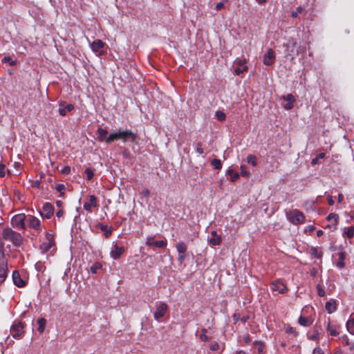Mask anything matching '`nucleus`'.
Returning a JSON list of instances; mask_svg holds the SVG:
<instances>
[{"mask_svg": "<svg viewBox=\"0 0 354 354\" xmlns=\"http://www.w3.org/2000/svg\"><path fill=\"white\" fill-rule=\"evenodd\" d=\"M284 100L288 102L293 103L295 102V97L292 94H288L287 95L283 97Z\"/></svg>", "mask_w": 354, "mask_h": 354, "instance_id": "de8ad7c7", "label": "nucleus"}, {"mask_svg": "<svg viewBox=\"0 0 354 354\" xmlns=\"http://www.w3.org/2000/svg\"><path fill=\"white\" fill-rule=\"evenodd\" d=\"M6 175V173H5V165H3V164H1L0 165V176L1 177H3L5 176Z\"/></svg>", "mask_w": 354, "mask_h": 354, "instance_id": "4d7b16f0", "label": "nucleus"}, {"mask_svg": "<svg viewBox=\"0 0 354 354\" xmlns=\"http://www.w3.org/2000/svg\"><path fill=\"white\" fill-rule=\"evenodd\" d=\"M226 173L227 175L230 176L232 182H235L239 177V174L237 172H234L233 169L231 168H229Z\"/></svg>", "mask_w": 354, "mask_h": 354, "instance_id": "bb28decb", "label": "nucleus"}, {"mask_svg": "<svg viewBox=\"0 0 354 354\" xmlns=\"http://www.w3.org/2000/svg\"><path fill=\"white\" fill-rule=\"evenodd\" d=\"M86 178L88 180H91L93 177L94 173L91 168L86 169L85 171Z\"/></svg>", "mask_w": 354, "mask_h": 354, "instance_id": "e433bc0d", "label": "nucleus"}, {"mask_svg": "<svg viewBox=\"0 0 354 354\" xmlns=\"http://www.w3.org/2000/svg\"><path fill=\"white\" fill-rule=\"evenodd\" d=\"M292 107H293V103H290V102H288V104H286L284 106V108L286 110H290V109H292Z\"/></svg>", "mask_w": 354, "mask_h": 354, "instance_id": "680f3d73", "label": "nucleus"}, {"mask_svg": "<svg viewBox=\"0 0 354 354\" xmlns=\"http://www.w3.org/2000/svg\"><path fill=\"white\" fill-rule=\"evenodd\" d=\"M24 324L21 322H15L10 328V333L14 338H19L24 333Z\"/></svg>", "mask_w": 354, "mask_h": 354, "instance_id": "423d86ee", "label": "nucleus"}, {"mask_svg": "<svg viewBox=\"0 0 354 354\" xmlns=\"http://www.w3.org/2000/svg\"><path fill=\"white\" fill-rule=\"evenodd\" d=\"M328 204H329L330 205H331V206H332V205H334V203H335V202H334V201H333V199L332 196H328Z\"/></svg>", "mask_w": 354, "mask_h": 354, "instance_id": "0e129e2a", "label": "nucleus"}, {"mask_svg": "<svg viewBox=\"0 0 354 354\" xmlns=\"http://www.w3.org/2000/svg\"><path fill=\"white\" fill-rule=\"evenodd\" d=\"M340 340L344 346H348L350 344V341L347 335H343L340 337Z\"/></svg>", "mask_w": 354, "mask_h": 354, "instance_id": "79ce46f5", "label": "nucleus"}, {"mask_svg": "<svg viewBox=\"0 0 354 354\" xmlns=\"http://www.w3.org/2000/svg\"><path fill=\"white\" fill-rule=\"evenodd\" d=\"M222 241V237L220 234H218L216 231L213 230L207 236L208 244L211 246H216L221 244Z\"/></svg>", "mask_w": 354, "mask_h": 354, "instance_id": "1a4fd4ad", "label": "nucleus"}, {"mask_svg": "<svg viewBox=\"0 0 354 354\" xmlns=\"http://www.w3.org/2000/svg\"><path fill=\"white\" fill-rule=\"evenodd\" d=\"M346 326L348 331L351 334L354 335V315H351L350 316V318L347 321Z\"/></svg>", "mask_w": 354, "mask_h": 354, "instance_id": "412c9836", "label": "nucleus"}, {"mask_svg": "<svg viewBox=\"0 0 354 354\" xmlns=\"http://www.w3.org/2000/svg\"><path fill=\"white\" fill-rule=\"evenodd\" d=\"M315 229V227L313 225H309V226H308V227H307L306 231H308L309 232H312L314 231Z\"/></svg>", "mask_w": 354, "mask_h": 354, "instance_id": "69168bd1", "label": "nucleus"}, {"mask_svg": "<svg viewBox=\"0 0 354 354\" xmlns=\"http://www.w3.org/2000/svg\"><path fill=\"white\" fill-rule=\"evenodd\" d=\"M124 252V249L122 246H119L118 244H115L113 249L111 251L110 255L113 259H118Z\"/></svg>", "mask_w": 354, "mask_h": 354, "instance_id": "ddd939ff", "label": "nucleus"}, {"mask_svg": "<svg viewBox=\"0 0 354 354\" xmlns=\"http://www.w3.org/2000/svg\"><path fill=\"white\" fill-rule=\"evenodd\" d=\"M156 310L153 313V317L156 321H159L160 319L165 315L168 307L166 304L158 301L156 303Z\"/></svg>", "mask_w": 354, "mask_h": 354, "instance_id": "39448f33", "label": "nucleus"}, {"mask_svg": "<svg viewBox=\"0 0 354 354\" xmlns=\"http://www.w3.org/2000/svg\"><path fill=\"white\" fill-rule=\"evenodd\" d=\"M348 238H352L354 236V227L351 226L345 228L344 232Z\"/></svg>", "mask_w": 354, "mask_h": 354, "instance_id": "72a5a7b5", "label": "nucleus"}, {"mask_svg": "<svg viewBox=\"0 0 354 354\" xmlns=\"http://www.w3.org/2000/svg\"><path fill=\"white\" fill-rule=\"evenodd\" d=\"M62 173H64V174H69V173H70V171H71V167H70L69 166H66V167H64V169H62Z\"/></svg>", "mask_w": 354, "mask_h": 354, "instance_id": "052dcab7", "label": "nucleus"}, {"mask_svg": "<svg viewBox=\"0 0 354 354\" xmlns=\"http://www.w3.org/2000/svg\"><path fill=\"white\" fill-rule=\"evenodd\" d=\"M312 354H325L324 351L319 346L315 347Z\"/></svg>", "mask_w": 354, "mask_h": 354, "instance_id": "3c124183", "label": "nucleus"}, {"mask_svg": "<svg viewBox=\"0 0 354 354\" xmlns=\"http://www.w3.org/2000/svg\"><path fill=\"white\" fill-rule=\"evenodd\" d=\"M105 44L100 39H97L90 44L91 50L98 56L102 55L104 54L103 48Z\"/></svg>", "mask_w": 354, "mask_h": 354, "instance_id": "6e6552de", "label": "nucleus"}, {"mask_svg": "<svg viewBox=\"0 0 354 354\" xmlns=\"http://www.w3.org/2000/svg\"><path fill=\"white\" fill-rule=\"evenodd\" d=\"M187 249V245L184 242H180L176 245V250L178 253L185 254Z\"/></svg>", "mask_w": 354, "mask_h": 354, "instance_id": "393cba45", "label": "nucleus"}, {"mask_svg": "<svg viewBox=\"0 0 354 354\" xmlns=\"http://www.w3.org/2000/svg\"><path fill=\"white\" fill-rule=\"evenodd\" d=\"M271 289L272 291L278 292L280 294H283L287 291L286 286L280 281L272 282L271 284Z\"/></svg>", "mask_w": 354, "mask_h": 354, "instance_id": "f8f14e48", "label": "nucleus"}, {"mask_svg": "<svg viewBox=\"0 0 354 354\" xmlns=\"http://www.w3.org/2000/svg\"><path fill=\"white\" fill-rule=\"evenodd\" d=\"M220 348L219 344L217 342H214L210 345V350L212 351H218Z\"/></svg>", "mask_w": 354, "mask_h": 354, "instance_id": "8fccbe9b", "label": "nucleus"}, {"mask_svg": "<svg viewBox=\"0 0 354 354\" xmlns=\"http://www.w3.org/2000/svg\"><path fill=\"white\" fill-rule=\"evenodd\" d=\"M339 259L337 263V267L339 268H342L344 267V255L342 252L339 254Z\"/></svg>", "mask_w": 354, "mask_h": 354, "instance_id": "f704fd0d", "label": "nucleus"}, {"mask_svg": "<svg viewBox=\"0 0 354 354\" xmlns=\"http://www.w3.org/2000/svg\"><path fill=\"white\" fill-rule=\"evenodd\" d=\"M202 333L200 335V338L201 340L205 342L208 340V337L206 335V333H207V330L206 328L202 329Z\"/></svg>", "mask_w": 354, "mask_h": 354, "instance_id": "c03bdc74", "label": "nucleus"}, {"mask_svg": "<svg viewBox=\"0 0 354 354\" xmlns=\"http://www.w3.org/2000/svg\"><path fill=\"white\" fill-rule=\"evenodd\" d=\"M215 115L219 121H223L226 117L225 114L223 112L220 111H216L215 113Z\"/></svg>", "mask_w": 354, "mask_h": 354, "instance_id": "58836bf2", "label": "nucleus"}, {"mask_svg": "<svg viewBox=\"0 0 354 354\" xmlns=\"http://www.w3.org/2000/svg\"><path fill=\"white\" fill-rule=\"evenodd\" d=\"M303 11V7L299 6L296 8L295 10L291 12V17L292 18H296L298 16L299 13H301Z\"/></svg>", "mask_w": 354, "mask_h": 354, "instance_id": "ea45409f", "label": "nucleus"}, {"mask_svg": "<svg viewBox=\"0 0 354 354\" xmlns=\"http://www.w3.org/2000/svg\"><path fill=\"white\" fill-rule=\"evenodd\" d=\"M247 162L249 164H251L252 166L257 165V158L253 155H249L247 157Z\"/></svg>", "mask_w": 354, "mask_h": 354, "instance_id": "c9c22d12", "label": "nucleus"}, {"mask_svg": "<svg viewBox=\"0 0 354 354\" xmlns=\"http://www.w3.org/2000/svg\"><path fill=\"white\" fill-rule=\"evenodd\" d=\"M29 226L35 230H39L41 226V221L39 218L34 216H28Z\"/></svg>", "mask_w": 354, "mask_h": 354, "instance_id": "f3484780", "label": "nucleus"}, {"mask_svg": "<svg viewBox=\"0 0 354 354\" xmlns=\"http://www.w3.org/2000/svg\"><path fill=\"white\" fill-rule=\"evenodd\" d=\"M52 244L50 241H48L47 243H44L41 245V248L46 251H47L50 248H51Z\"/></svg>", "mask_w": 354, "mask_h": 354, "instance_id": "603ef678", "label": "nucleus"}, {"mask_svg": "<svg viewBox=\"0 0 354 354\" xmlns=\"http://www.w3.org/2000/svg\"><path fill=\"white\" fill-rule=\"evenodd\" d=\"M275 59V54L272 48H269L263 56V63L266 66L272 65Z\"/></svg>", "mask_w": 354, "mask_h": 354, "instance_id": "9b49d317", "label": "nucleus"}, {"mask_svg": "<svg viewBox=\"0 0 354 354\" xmlns=\"http://www.w3.org/2000/svg\"><path fill=\"white\" fill-rule=\"evenodd\" d=\"M288 221L293 225H298L304 222V214L298 209H293L286 214Z\"/></svg>", "mask_w": 354, "mask_h": 354, "instance_id": "7ed1b4c3", "label": "nucleus"}, {"mask_svg": "<svg viewBox=\"0 0 354 354\" xmlns=\"http://www.w3.org/2000/svg\"><path fill=\"white\" fill-rule=\"evenodd\" d=\"M12 280L15 286L17 287L21 288L25 285V282L21 278L20 274L18 271H14L12 272Z\"/></svg>", "mask_w": 354, "mask_h": 354, "instance_id": "a211bd4d", "label": "nucleus"}, {"mask_svg": "<svg viewBox=\"0 0 354 354\" xmlns=\"http://www.w3.org/2000/svg\"><path fill=\"white\" fill-rule=\"evenodd\" d=\"M97 227L104 232V234L106 237H109L111 235L112 230L111 229L109 228L107 225L99 223L97 225Z\"/></svg>", "mask_w": 354, "mask_h": 354, "instance_id": "4be33fe9", "label": "nucleus"}, {"mask_svg": "<svg viewBox=\"0 0 354 354\" xmlns=\"http://www.w3.org/2000/svg\"><path fill=\"white\" fill-rule=\"evenodd\" d=\"M324 326L329 336L336 337L339 335V326L337 324L331 323L329 318L327 321L324 322Z\"/></svg>", "mask_w": 354, "mask_h": 354, "instance_id": "0eeeda50", "label": "nucleus"}, {"mask_svg": "<svg viewBox=\"0 0 354 354\" xmlns=\"http://www.w3.org/2000/svg\"><path fill=\"white\" fill-rule=\"evenodd\" d=\"M241 175L243 176H248V173L246 171V167L244 165L241 166Z\"/></svg>", "mask_w": 354, "mask_h": 354, "instance_id": "864d4df0", "label": "nucleus"}, {"mask_svg": "<svg viewBox=\"0 0 354 354\" xmlns=\"http://www.w3.org/2000/svg\"><path fill=\"white\" fill-rule=\"evenodd\" d=\"M135 138L136 135L131 131L127 129L124 131L111 133L105 140V142L106 143H110L119 139L122 140L124 142H127V140L133 141Z\"/></svg>", "mask_w": 354, "mask_h": 354, "instance_id": "f03ea898", "label": "nucleus"}, {"mask_svg": "<svg viewBox=\"0 0 354 354\" xmlns=\"http://www.w3.org/2000/svg\"><path fill=\"white\" fill-rule=\"evenodd\" d=\"M196 151L200 153V154H203V149L202 147V144L201 143H198L197 144V146H196Z\"/></svg>", "mask_w": 354, "mask_h": 354, "instance_id": "6e6d98bb", "label": "nucleus"}, {"mask_svg": "<svg viewBox=\"0 0 354 354\" xmlns=\"http://www.w3.org/2000/svg\"><path fill=\"white\" fill-rule=\"evenodd\" d=\"M8 275V268L5 263L0 264V283H3Z\"/></svg>", "mask_w": 354, "mask_h": 354, "instance_id": "6ab92c4d", "label": "nucleus"}, {"mask_svg": "<svg viewBox=\"0 0 354 354\" xmlns=\"http://www.w3.org/2000/svg\"><path fill=\"white\" fill-rule=\"evenodd\" d=\"M321 333L317 332L315 334L308 336V339L310 340L319 341L320 339Z\"/></svg>", "mask_w": 354, "mask_h": 354, "instance_id": "a18cd8bd", "label": "nucleus"}, {"mask_svg": "<svg viewBox=\"0 0 354 354\" xmlns=\"http://www.w3.org/2000/svg\"><path fill=\"white\" fill-rule=\"evenodd\" d=\"M238 64L239 66L235 69V73L236 75H240L248 71V67L245 66V62L239 61Z\"/></svg>", "mask_w": 354, "mask_h": 354, "instance_id": "5701e85b", "label": "nucleus"}, {"mask_svg": "<svg viewBox=\"0 0 354 354\" xmlns=\"http://www.w3.org/2000/svg\"><path fill=\"white\" fill-rule=\"evenodd\" d=\"M297 46V41L292 39H288L286 44H283V47L286 48L287 55H291Z\"/></svg>", "mask_w": 354, "mask_h": 354, "instance_id": "4468645a", "label": "nucleus"}, {"mask_svg": "<svg viewBox=\"0 0 354 354\" xmlns=\"http://www.w3.org/2000/svg\"><path fill=\"white\" fill-rule=\"evenodd\" d=\"M185 259V254L178 253L177 260L180 263H183Z\"/></svg>", "mask_w": 354, "mask_h": 354, "instance_id": "5fc2aeb1", "label": "nucleus"}, {"mask_svg": "<svg viewBox=\"0 0 354 354\" xmlns=\"http://www.w3.org/2000/svg\"><path fill=\"white\" fill-rule=\"evenodd\" d=\"M37 324H38L37 330L40 333H42L45 330V327H46V319H44L43 317L38 319Z\"/></svg>", "mask_w": 354, "mask_h": 354, "instance_id": "b1692460", "label": "nucleus"}, {"mask_svg": "<svg viewBox=\"0 0 354 354\" xmlns=\"http://www.w3.org/2000/svg\"><path fill=\"white\" fill-rule=\"evenodd\" d=\"M53 214H54L53 206L49 203H44L43 205L42 212H40V215L43 218L49 219L51 218V216L53 215Z\"/></svg>", "mask_w": 354, "mask_h": 354, "instance_id": "9d476101", "label": "nucleus"}, {"mask_svg": "<svg viewBox=\"0 0 354 354\" xmlns=\"http://www.w3.org/2000/svg\"><path fill=\"white\" fill-rule=\"evenodd\" d=\"M97 133H98V139L100 140H103L104 139L105 136L107 135L108 132L104 129L98 128Z\"/></svg>", "mask_w": 354, "mask_h": 354, "instance_id": "473e14b6", "label": "nucleus"}, {"mask_svg": "<svg viewBox=\"0 0 354 354\" xmlns=\"http://www.w3.org/2000/svg\"><path fill=\"white\" fill-rule=\"evenodd\" d=\"M338 218H339V216L337 214H335V213H330V214H328V216H327V221H331V222H333L332 223V225H333L335 227L337 225V221H338Z\"/></svg>", "mask_w": 354, "mask_h": 354, "instance_id": "a878e982", "label": "nucleus"}, {"mask_svg": "<svg viewBox=\"0 0 354 354\" xmlns=\"http://www.w3.org/2000/svg\"><path fill=\"white\" fill-rule=\"evenodd\" d=\"M25 219L26 216L24 214H16L12 218L11 224L15 228L24 230L26 229Z\"/></svg>", "mask_w": 354, "mask_h": 354, "instance_id": "20e7f679", "label": "nucleus"}, {"mask_svg": "<svg viewBox=\"0 0 354 354\" xmlns=\"http://www.w3.org/2000/svg\"><path fill=\"white\" fill-rule=\"evenodd\" d=\"M317 294L319 297L325 296V295H326L325 290L319 284H318L317 286Z\"/></svg>", "mask_w": 354, "mask_h": 354, "instance_id": "a19ab883", "label": "nucleus"}, {"mask_svg": "<svg viewBox=\"0 0 354 354\" xmlns=\"http://www.w3.org/2000/svg\"><path fill=\"white\" fill-rule=\"evenodd\" d=\"M63 214H64L63 210H62V209H59V210H58V211L57 212V213H56V216H57L58 218H59V217L62 216Z\"/></svg>", "mask_w": 354, "mask_h": 354, "instance_id": "338daca9", "label": "nucleus"}, {"mask_svg": "<svg viewBox=\"0 0 354 354\" xmlns=\"http://www.w3.org/2000/svg\"><path fill=\"white\" fill-rule=\"evenodd\" d=\"M286 332L287 333L292 334L294 337H296L298 335V333L295 330V329L290 326H288L286 329Z\"/></svg>", "mask_w": 354, "mask_h": 354, "instance_id": "37998d69", "label": "nucleus"}, {"mask_svg": "<svg viewBox=\"0 0 354 354\" xmlns=\"http://www.w3.org/2000/svg\"><path fill=\"white\" fill-rule=\"evenodd\" d=\"M2 236L4 240L11 242L15 247L19 248L24 243V238L11 228H5L2 232Z\"/></svg>", "mask_w": 354, "mask_h": 354, "instance_id": "f257e3e1", "label": "nucleus"}, {"mask_svg": "<svg viewBox=\"0 0 354 354\" xmlns=\"http://www.w3.org/2000/svg\"><path fill=\"white\" fill-rule=\"evenodd\" d=\"M318 163H319V159H318V157H317V156H316L315 158H314L312 160V161H311V164H312L313 165H317V164H318Z\"/></svg>", "mask_w": 354, "mask_h": 354, "instance_id": "e2e57ef3", "label": "nucleus"}, {"mask_svg": "<svg viewBox=\"0 0 354 354\" xmlns=\"http://www.w3.org/2000/svg\"><path fill=\"white\" fill-rule=\"evenodd\" d=\"M73 109L74 106L73 104H68L64 106V102H60L58 112L62 116H64L68 112H70Z\"/></svg>", "mask_w": 354, "mask_h": 354, "instance_id": "dca6fc26", "label": "nucleus"}, {"mask_svg": "<svg viewBox=\"0 0 354 354\" xmlns=\"http://www.w3.org/2000/svg\"><path fill=\"white\" fill-rule=\"evenodd\" d=\"M224 7V4L222 2L217 3L216 4L215 8L217 10H221Z\"/></svg>", "mask_w": 354, "mask_h": 354, "instance_id": "bf43d9fd", "label": "nucleus"}, {"mask_svg": "<svg viewBox=\"0 0 354 354\" xmlns=\"http://www.w3.org/2000/svg\"><path fill=\"white\" fill-rule=\"evenodd\" d=\"M153 241V238L152 236H149L147 239L146 245H152Z\"/></svg>", "mask_w": 354, "mask_h": 354, "instance_id": "13d9d810", "label": "nucleus"}, {"mask_svg": "<svg viewBox=\"0 0 354 354\" xmlns=\"http://www.w3.org/2000/svg\"><path fill=\"white\" fill-rule=\"evenodd\" d=\"M325 308L328 313H334L337 309L335 301L333 299L328 301L325 304Z\"/></svg>", "mask_w": 354, "mask_h": 354, "instance_id": "aec40b11", "label": "nucleus"}, {"mask_svg": "<svg viewBox=\"0 0 354 354\" xmlns=\"http://www.w3.org/2000/svg\"><path fill=\"white\" fill-rule=\"evenodd\" d=\"M211 165L215 169H221L222 168V163L219 159L214 158L211 161Z\"/></svg>", "mask_w": 354, "mask_h": 354, "instance_id": "2f4dec72", "label": "nucleus"}, {"mask_svg": "<svg viewBox=\"0 0 354 354\" xmlns=\"http://www.w3.org/2000/svg\"><path fill=\"white\" fill-rule=\"evenodd\" d=\"M65 189V186L63 184H59L56 187V189L57 192H60V196H62L64 195V193L62 191Z\"/></svg>", "mask_w": 354, "mask_h": 354, "instance_id": "09e8293b", "label": "nucleus"}, {"mask_svg": "<svg viewBox=\"0 0 354 354\" xmlns=\"http://www.w3.org/2000/svg\"><path fill=\"white\" fill-rule=\"evenodd\" d=\"M2 61L3 62H8L10 66H15L16 64V62L12 60L10 57H4Z\"/></svg>", "mask_w": 354, "mask_h": 354, "instance_id": "49530a36", "label": "nucleus"}, {"mask_svg": "<svg viewBox=\"0 0 354 354\" xmlns=\"http://www.w3.org/2000/svg\"><path fill=\"white\" fill-rule=\"evenodd\" d=\"M102 265L101 263L100 262H95V263H93L91 268H90V270L92 273L93 274H96L98 270H100V269H102Z\"/></svg>", "mask_w": 354, "mask_h": 354, "instance_id": "c85d7f7f", "label": "nucleus"}, {"mask_svg": "<svg viewBox=\"0 0 354 354\" xmlns=\"http://www.w3.org/2000/svg\"><path fill=\"white\" fill-rule=\"evenodd\" d=\"M298 322L300 325H301L303 326H308L311 324L308 318H306L305 317H302V316L299 317V318L298 319Z\"/></svg>", "mask_w": 354, "mask_h": 354, "instance_id": "c756f323", "label": "nucleus"}, {"mask_svg": "<svg viewBox=\"0 0 354 354\" xmlns=\"http://www.w3.org/2000/svg\"><path fill=\"white\" fill-rule=\"evenodd\" d=\"M152 245H154L157 248H165L167 245L166 241H155L153 242Z\"/></svg>", "mask_w": 354, "mask_h": 354, "instance_id": "4c0bfd02", "label": "nucleus"}, {"mask_svg": "<svg viewBox=\"0 0 354 354\" xmlns=\"http://www.w3.org/2000/svg\"><path fill=\"white\" fill-rule=\"evenodd\" d=\"M310 253L312 256H313L315 258L321 259L322 257V252L318 251V250L316 248H312L310 250Z\"/></svg>", "mask_w": 354, "mask_h": 354, "instance_id": "7c9ffc66", "label": "nucleus"}, {"mask_svg": "<svg viewBox=\"0 0 354 354\" xmlns=\"http://www.w3.org/2000/svg\"><path fill=\"white\" fill-rule=\"evenodd\" d=\"M254 344L256 346L258 354H263L264 352V344L260 341H255Z\"/></svg>", "mask_w": 354, "mask_h": 354, "instance_id": "cd10ccee", "label": "nucleus"}, {"mask_svg": "<svg viewBox=\"0 0 354 354\" xmlns=\"http://www.w3.org/2000/svg\"><path fill=\"white\" fill-rule=\"evenodd\" d=\"M97 207V198L94 195L89 196V201L84 204V209L88 212H91L92 207Z\"/></svg>", "mask_w": 354, "mask_h": 354, "instance_id": "2eb2a0df", "label": "nucleus"}, {"mask_svg": "<svg viewBox=\"0 0 354 354\" xmlns=\"http://www.w3.org/2000/svg\"><path fill=\"white\" fill-rule=\"evenodd\" d=\"M344 201V196L342 194L338 195V203H341Z\"/></svg>", "mask_w": 354, "mask_h": 354, "instance_id": "774afa93", "label": "nucleus"}]
</instances>
